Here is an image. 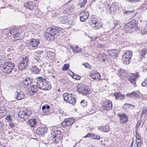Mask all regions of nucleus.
Masks as SVG:
<instances>
[{
	"label": "nucleus",
	"mask_w": 147,
	"mask_h": 147,
	"mask_svg": "<svg viewBox=\"0 0 147 147\" xmlns=\"http://www.w3.org/2000/svg\"><path fill=\"white\" fill-rule=\"evenodd\" d=\"M61 32V30L57 27H48L45 31L44 37L47 40L52 41L55 37L57 38L60 35Z\"/></svg>",
	"instance_id": "obj_1"
},
{
	"label": "nucleus",
	"mask_w": 147,
	"mask_h": 147,
	"mask_svg": "<svg viewBox=\"0 0 147 147\" xmlns=\"http://www.w3.org/2000/svg\"><path fill=\"white\" fill-rule=\"evenodd\" d=\"M38 80H37L36 84L39 88L45 90L50 89L51 86L49 82L40 77H38Z\"/></svg>",
	"instance_id": "obj_2"
},
{
	"label": "nucleus",
	"mask_w": 147,
	"mask_h": 147,
	"mask_svg": "<svg viewBox=\"0 0 147 147\" xmlns=\"http://www.w3.org/2000/svg\"><path fill=\"white\" fill-rule=\"evenodd\" d=\"M124 28L125 29L126 28V31L130 33L137 30V28L136 21L132 20L127 23L124 26Z\"/></svg>",
	"instance_id": "obj_3"
},
{
	"label": "nucleus",
	"mask_w": 147,
	"mask_h": 147,
	"mask_svg": "<svg viewBox=\"0 0 147 147\" xmlns=\"http://www.w3.org/2000/svg\"><path fill=\"white\" fill-rule=\"evenodd\" d=\"M63 98L65 101L68 102L71 104L74 105L76 100L74 95L70 94L67 93H65L63 95Z\"/></svg>",
	"instance_id": "obj_4"
},
{
	"label": "nucleus",
	"mask_w": 147,
	"mask_h": 147,
	"mask_svg": "<svg viewBox=\"0 0 147 147\" xmlns=\"http://www.w3.org/2000/svg\"><path fill=\"white\" fill-rule=\"evenodd\" d=\"M14 67V64L12 62L7 61L5 62L3 67V71L7 74H9L11 72Z\"/></svg>",
	"instance_id": "obj_5"
},
{
	"label": "nucleus",
	"mask_w": 147,
	"mask_h": 147,
	"mask_svg": "<svg viewBox=\"0 0 147 147\" xmlns=\"http://www.w3.org/2000/svg\"><path fill=\"white\" fill-rule=\"evenodd\" d=\"M62 133L59 130H55L52 137L54 142L58 143L62 138Z\"/></svg>",
	"instance_id": "obj_6"
},
{
	"label": "nucleus",
	"mask_w": 147,
	"mask_h": 147,
	"mask_svg": "<svg viewBox=\"0 0 147 147\" xmlns=\"http://www.w3.org/2000/svg\"><path fill=\"white\" fill-rule=\"evenodd\" d=\"M28 61L29 59L28 57L26 56L23 57L21 62L18 64V69L22 70L26 68L28 65Z\"/></svg>",
	"instance_id": "obj_7"
},
{
	"label": "nucleus",
	"mask_w": 147,
	"mask_h": 147,
	"mask_svg": "<svg viewBox=\"0 0 147 147\" xmlns=\"http://www.w3.org/2000/svg\"><path fill=\"white\" fill-rule=\"evenodd\" d=\"M38 88H39V87L37 85H33L30 86L28 88L27 93L28 95H30L35 94L37 92Z\"/></svg>",
	"instance_id": "obj_8"
},
{
	"label": "nucleus",
	"mask_w": 147,
	"mask_h": 147,
	"mask_svg": "<svg viewBox=\"0 0 147 147\" xmlns=\"http://www.w3.org/2000/svg\"><path fill=\"white\" fill-rule=\"evenodd\" d=\"M89 75L93 79L97 80H101L100 73L95 70H92Z\"/></svg>",
	"instance_id": "obj_9"
},
{
	"label": "nucleus",
	"mask_w": 147,
	"mask_h": 147,
	"mask_svg": "<svg viewBox=\"0 0 147 147\" xmlns=\"http://www.w3.org/2000/svg\"><path fill=\"white\" fill-rule=\"evenodd\" d=\"M139 77V73L138 72L135 74H131L129 75L128 80L132 84L135 85L136 79Z\"/></svg>",
	"instance_id": "obj_10"
},
{
	"label": "nucleus",
	"mask_w": 147,
	"mask_h": 147,
	"mask_svg": "<svg viewBox=\"0 0 147 147\" xmlns=\"http://www.w3.org/2000/svg\"><path fill=\"white\" fill-rule=\"evenodd\" d=\"M31 113V111L30 110H26L20 112L19 113V116L21 118L26 119L30 117Z\"/></svg>",
	"instance_id": "obj_11"
},
{
	"label": "nucleus",
	"mask_w": 147,
	"mask_h": 147,
	"mask_svg": "<svg viewBox=\"0 0 147 147\" xmlns=\"http://www.w3.org/2000/svg\"><path fill=\"white\" fill-rule=\"evenodd\" d=\"M102 108L107 111H109L112 108V102L109 100H106L103 102L102 104Z\"/></svg>",
	"instance_id": "obj_12"
},
{
	"label": "nucleus",
	"mask_w": 147,
	"mask_h": 147,
	"mask_svg": "<svg viewBox=\"0 0 147 147\" xmlns=\"http://www.w3.org/2000/svg\"><path fill=\"white\" fill-rule=\"evenodd\" d=\"M32 82L31 79L30 78H27L21 81L20 83V86L23 87H27L30 85Z\"/></svg>",
	"instance_id": "obj_13"
},
{
	"label": "nucleus",
	"mask_w": 147,
	"mask_h": 147,
	"mask_svg": "<svg viewBox=\"0 0 147 147\" xmlns=\"http://www.w3.org/2000/svg\"><path fill=\"white\" fill-rule=\"evenodd\" d=\"M47 131L46 128L43 126H40L37 128L36 132L38 135H42L46 133Z\"/></svg>",
	"instance_id": "obj_14"
},
{
	"label": "nucleus",
	"mask_w": 147,
	"mask_h": 147,
	"mask_svg": "<svg viewBox=\"0 0 147 147\" xmlns=\"http://www.w3.org/2000/svg\"><path fill=\"white\" fill-rule=\"evenodd\" d=\"M74 120L72 119H65L61 125L63 127L71 125L73 123Z\"/></svg>",
	"instance_id": "obj_15"
},
{
	"label": "nucleus",
	"mask_w": 147,
	"mask_h": 147,
	"mask_svg": "<svg viewBox=\"0 0 147 147\" xmlns=\"http://www.w3.org/2000/svg\"><path fill=\"white\" fill-rule=\"evenodd\" d=\"M80 20L83 22L88 18L89 14L88 11H84L80 14Z\"/></svg>",
	"instance_id": "obj_16"
},
{
	"label": "nucleus",
	"mask_w": 147,
	"mask_h": 147,
	"mask_svg": "<svg viewBox=\"0 0 147 147\" xmlns=\"http://www.w3.org/2000/svg\"><path fill=\"white\" fill-rule=\"evenodd\" d=\"M108 54L109 55L111 56L113 58H115L118 55L116 49L109 50L108 51Z\"/></svg>",
	"instance_id": "obj_17"
},
{
	"label": "nucleus",
	"mask_w": 147,
	"mask_h": 147,
	"mask_svg": "<svg viewBox=\"0 0 147 147\" xmlns=\"http://www.w3.org/2000/svg\"><path fill=\"white\" fill-rule=\"evenodd\" d=\"M24 94L23 92L20 90H17L15 94V96L16 97V98L18 100H21L24 97Z\"/></svg>",
	"instance_id": "obj_18"
},
{
	"label": "nucleus",
	"mask_w": 147,
	"mask_h": 147,
	"mask_svg": "<svg viewBox=\"0 0 147 147\" xmlns=\"http://www.w3.org/2000/svg\"><path fill=\"white\" fill-rule=\"evenodd\" d=\"M29 43L30 46L35 47L39 44V40L38 39L32 38L30 40Z\"/></svg>",
	"instance_id": "obj_19"
},
{
	"label": "nucleus",
	"mask_w": 147,
	"mask_h": 147,
	"mask_svg": "<svg viewBox=\"0 0 147 147\" xmlns=\"http://www.w3.org/2000/svg\"><path fill=\"white\" fill-rule=\"evenodd\" d=\"M7 112L6 108L3 106L0 107V118L5 117L7 114Z\"/></svg>",
	"instance_id": "obj_20"
},
{
	"label": "nucleus",
	"mask_w": 147,
	"mask_h": 147,
	"mask_svg": "<svg viewBox=\"0 0 147 147\" xmlns=\"http://www.w3.org/2000/svg\"><path fill=\"white\" fill-rule=\"evenodd\" d=\"M98 129L99 130L103 132H108L110 130L109 126L108 125L98 127Z\"/></svg>",
	"instance_id": "obj_21"
},
{
	"label": "nucleus",
	"mask_w": 147,
	"mask_h": 147,
	"mask_svg": "<svg viewBox=\"0 0 147 147\" xmlns=\"http://www.w3.org/2000/svg\"><path fill=\"white\" fill-rule=\"evenodd\" d=\"M115 98L117 100H123L125 96L124 95L122 94L121 93L119 92H115L114 94Z\"/></svg>",
	"instance_id": "obj_22"
},
{
	"label": "nucleus",
	"mask_w": 147,
	"mask_h": 147,
	"mask_svg": "<svg viewBox=\"0 0 147 147\" xmlns=\"http://www.w3.org/2000/svg\"><path fill=\"white\" fill-rule=\"evenodd\" d=\"M119 115L120 117V122L124 123L127 122L128 118L125 115L123 114Z\"/></svg>",
	"instance_id": "obj_23"
},
{
	"label": "nucleus",
	"mask_w": 147,
	"mask_h": 147,
	"mask_svg": "<svg viewBox=\"0 0 147 147\" xmlns=\"http://www.w3.org/2000/svg\"><path fill=\"white\" fill-rule=\"evenodd\" d=\"M132 55V52L129 50H126L122 55V57L130 59Z\"/></svg>",
	"instance_id": "obj_24"
},
{
	"label": "nucleus",
	"mask_w": 147,
	"mask_h": 147,
	"mask_svg": "<svg viewBox=\"0 0 147 147\" xmlns=\"http://www.w3.org/2000/svg\"><path fill=\"white\" fill-rule=\"evenodd\" d=\"M71 49H72L74 53H78L82 51V49L79 48L78 46H76L75 47L70 46Z\"/></svg>",
	"instance_id": "obj_25"
},
{
	"label": "nucleus",
	"mask_w": 147,
	"mask_h": 147,
	"mask_svg": "<svg viewBox=\"0 0 147 147\" xmlns=\"http://www.w3.org/2000/svg\"><path fill=\"white\" fill-rule=\"evenodd\" d=\"M90 137L91 138L94 139H99L100 138V136L96 135L94 134H92L91 133H89L87 134L85 137V138Z\"/></svg>",
	"instance_id": "obj_26"
},
{
	"label": "nucleus",
	"mask_w": 147,
	"mask_h": 147,
	"mask_svg": "<svg viewBox=\"0 0 147 147\" xmlns=\"http://www.w3.org/2000/svg\"><path fill=\"white\" fill-rule=\"evenodd\" d=\"M126 95L127 96H130V97H133L135 99H136L140 97L139 95L135 91L133 92L132 93H131L127 94Z\"/></svg>",
	"instance_id": "obj_27"
},
{
	"label": "nucleus",
	"mask_w": 147,
	"mask_h": 147,
	"mask_svg": "<svg viewBox=\"0 0 147 147\" xmlns=\"http://www.w3.org/2000/svg\"><path fill=\"white\" fill-rule=\"evenodd\" d=\"M119 6L117 2L114 3H112L111 7L112 9V10L114 12L116 11L117 10H118L119 9Z\"/></svg>",
	"instance_id": "obj_28"
},
{
	"label": "nucleus",
	"mask_w": 147,
	"mask_h": 147,
	"mask_svg": "<svg viewBox=\"0 0 147 147\" xmlns=\"http://www.w3.org/2000/svg\"><path fill=\"white\" fill-rule=\"evenodd\" d=\"M24 6L26 8H28L30 10H32L34 8L33 5L31 2H26L24 3Z\"/></svg>",
	"instance_id": "obj_29"
},
{
	"label": "nucleus",
	"mask_w": 147,
	"mask_h": 147,
	"mask_svg": "<svg viewBox=\"0 0 147 147\" xmlns=\"http://www.w3.org/2000/svg\"><path fill=\"white\" fill-rule=\"evenodd\" d=\"M37 121L35 119H31L28 121V125L31 127H34L36 125Z\"/></svg>",
	"instance_id": "obj_30"
},
{
	"label": "nucleus",
	"mask_w": 147,
	"mask_h": 147,
	"mask_svg": "<svg viewBox=\"0 0 147 147\" xmlns=\"http://www.w3.org/2000/svg\"><path fill=\"white\" fill-rule=\"evenodd\" d=\"M85 85L82 84H80L78 85L77 87V89L78 91L80 93L81 92H84L83 90V89L84 86ZM85 93V92H84Z\"/></svg>",
	"instance_id": "obj_31"
},
{
	"label": "nucleus",
	"mask_w": 147,
	"mask_h": 147,
	"mask_svg": "<svg viewBox=\"0 0 147 147\" xmlns=\"http://www.w3.org/2000/svg\"><path fill=\"white\" fill-rule=\"evenodd\" d=\"M31 70L33 73L35 74H38L39 71V69L36 66H35L32 67Z\"/></svg>",
	"instance_id": "obj_32"
},
{
	"label": "nucleus",
	"mask_w": 147,
	"mask_h": 147,
	"mask_svg": "<svg viewBox=\"0 0 147 147\" xmlns=\"http://www.w3.org/2000/svg\"><path fill=\"white\" fill-rule=\"evenodd\" d=\"M118 72L117 73L118 75L122 77H124L126 75V72L124 70L122 69H119L118 70Z\"/></svg>",
	"instance_id": "obj_33"
},
{
	"label": "nucleus",
	"mask_w": 147,
	"mask_h": 147,
	"mask_svg": "<svg viewBox=\"0 0 147 147\" xmlns=\"http://www.w3.org/2000/svg\"><path fill=\"white\" fill-rule=\"evenodd\" d=\"M83 90L84 92H85V93L84 92H81L80 93L83 94H89L90 91V89L88 88L85 85L84 86L83 89Z\"/></svg>",
	"instance_id": "obj_34"
},
{
	"label": "nucleus",
	"mask_w": 147,
	"mask_h": 147,
	"mask_svg": "<svg viewBox=\"0 0 147 147\" xmlns=\"http://www.w3.org/2000/svg\"><path fill=\"white\" fill-rule=\"evenodd\" d=\"M97 59L98 60L102 62L105 60V58L104 57L103 55L101 54L98 55Z\"/></svg>",
	"instance_id": "obj_35"
},
{
	"label": "nucleus",
	"mask_w": 147,
	"mask_h": 147,
	"mask_svg": "<svg viewBox=\"0 0 147 147\" xmlns=\"http://www.w3.org/2000/svg\"><path fill=\"white\" fill-rule=\"evenodd\" d=\"M47 53L48 57L49 58H50L51 59L53 58L55 56V54L52 51H47Z\"/></svg>",
	"instance_id": "obj_36"
},
{
	"label": "nucleus",
	"mask_w": 147,
	"mask_h": 147,
	"mask_svg": "<svg viewBox=\"0 0 147 147\" xmlns=\"http://www.w3.org/2000/svg\"><path fill=\"white\" fill-rule=\"evenodd\" d=\"M3 32L6 35L11 36V29L10 30L7 29H5L3 30Z\"/></svg>",
	"instance_id": "obj_37"
},
{
	"label": "nucleus",
	"mask_w": 147,
	"mask_h": 147,
	"mask_svg": "<svg viewBox=\"0 0 147 147\" xmlns=\"http://www.w3.org/2000/svg\"><path fill=\"white\" fill-rule=\"evenodd\" d=\"M18 29L17 28H14L11 29V36H13L17 33H18Z\"/></svg>",
	"instance_id": "obj_38"
},
{
	"label": "nucleus",
	"mask_w": 147,
	"mask_h": 147,
	"mask_svg": "<svg viewBox=\"0 0 147 147\" xmlns=\"http://www.w3.org/2000/svg\"><path fill=\"white\" fill-rule=\"evenodd\" d=\"M130 59H129L128 58H123L122 57V60L123 61V63L125 65H128L129 63Z\"/></svg>",
	"instance_id": "obj_39"
},
{
	"label": "nucleus",
	"mask_w": 147,
	"mask_h": 147,
	"mask_svg": "<svg viewBox=\"0 0 147 147\" xmlns=\"http://www.w3.org/2000/svg\"><path fill=\"white\" fill-rule=\"evenodd\" d=\"M105 7L106 8L107 12L109 13H111L112 9H111L112 7L110 6V5L109 4H107L106 5Z\"/></svg>",
	"instance_id": "obj_40"
},
{
	"label": "nucleus",
	"mask_w": 147,
	"mask_h": 147,
	"mask_svg": "<svg viewBox=\"0 0 147 147\" xmlns=\"http://www.w3.org/2000/svg\"><path fill=\"white\" fill-rule=\"evenodd\" d=\"M69 67V65L68 63L65 64L63 66L62 69L63 71L67 70Z\"/></svg>",
	"instance_id": "obj_41"
},
{
	"label": "nucleus",
	"mask_w": 147,
	"mask_h": 147,
	"mask_svg": "<svg viewBox=\"0 0 147 147\" xmlns=\"http://www.w3.org/2000/svg\"><path fill=\"white\" fill-rule=\"evenodd\" d=\"M87 0H80L79 4L80 7H83L87 3Z\"/></svg>",
	"instance_id": "obj_42"
},
{
	"label": "nucleus",
	"mask_w": 147,
	"mask_h": 147,
	"mask_svg": "<svg viewBox=\"0 0 147 147\" xmlns=\"http://www.w3.org/2000/svg\"><path fill=\"white\" fill-rule=\"evenodd\" d=\"M60 20L61 22L63 23H66L68 21L67 18L65 16L61 17Z\"/></svg>",
	"instance_id": "obj_43"
},
{
	"label": "nucleus",
	"mask_w": 147,
	"mask_h": 147,
	"mask_svg": "<svg viewBox=\"0 0 147 147\" xmlns=\"http://www.w3.org/2000/svg\"><path fill=\"white\" fill-rule=\"evenodd\" d=\"M146 54H147V49H142L140 52V54L142 57L144 56Z\"/></svg>",
	"instance_id": "obj_44"
},
{
	"label": "nucleus",
	"mask_w": 147,
	"mask_h": 147,
	"mask_svg": "<svg viewBox=\"0 0 147 147\" xmlns=\"http://www.w3.org/2000/svg\"><path fill=\"white\" fill-rule=\"evenodd\" d=\"M71 72L72 74V77L73 78L76 80H79L80 78V77L79 76L77 75L71 71Z\"/></svg>",
	"instance_id": "obj_45"
},
{
	"label": "nucleus",
	"mask_w": 147,
	"mask_h": 147,
	"mask_svg": "<svg viewBox=\"0 0 147 147\" xmlns=\"http://www.w3.org/2000/svg\"><path fill=\"white\" fill-rule=\"evenodd\" d=\"M75 8V7L74 6V5H71L70 6H69L68 7L67 9L68 11H69L70 12H72L74 10Z\"/></svg>",
	"instance_id": "obj_46"
},
{
	"label": "nucleus",
	"mask_w": 147,
	"mask_h": 147,
	"mask_svg": "<svg viewBox=\"0 0 147 147\" xmlns=\"http://www.w3.org/2000/svg\"><path fill=\"white\" fill-rule=\"evenodd\" d=\"M101 25L100 23L98 22L95 24L94 25V28L95 29H98L101 27Z\"/></svg>",
	"instance_id": "obj_47"
},
{
	"label": "nucleus",
	"mask_w": 147,
	"mask_h": 147,
	"mask_svg": "<svg viewBox=\"0 0 147 147\" xmlns=\"http://www.w3.org/2000/svg\"><path fill=\"white\" fill-rule=\"evenodd\" d=\"M81 105L83 107H85L87 105V103L86 101L85 100H83L80 102Z\"/></svg>",
	"instance_id": "obj_48"
},
{
	"label": "nucleus",
	"mask_w": 147,
	"mask_h": 147,
	"mask_svg": "<svg viewBox=\"0 0 147 147\" xmlns=\"http://www.w3.org/2000/svg\"><path fill=\"white\" fill-rule=\"evenodd\" d=\"M136 140H138V141H141V137L140 136L139 133L137 132H136Z\"/></svg>",
	"instance_id": "obj_49"
},
{
	"label": "nucleus",
	"mask_w": 147,
	"mask_h": 147,
	"mask_svg": "<svg viewBox=\"0 0 147 147\" xmlns=\"http://www.w3.org/2000/svg\"><path fill=\"white\" fill-rule=\"evenodd\" d=\"M5 119L8 122L12 121V117L10 115H7Z\"/></svg>",
	"instance_id": "obj_50"
},
{
	"label": "nucleus",
	"mask_w": 147,
	"mask_h": 147,
	"mask_svg": "<svg viewBox=\"0 0 147 147\" xmlns=\"http://www.w3.org/2000/svg\"><path fill=\"white\" fill-rule=\"evenodd\" d=\"M142 114L147 115V107L143 109L142 112Z\"/></svg>",
	"instance_id": "obj_51"
},
{
	"label": "nucleus",
	"mask_w": 147,
	"mask_h": 147,
	"mask_svg": "<svg viewBox=\"0 0 147 147\" xmlns=\"http://www.w3.org/2000/svg\"><path fill=\"white\" fill-rule=\"evenodd\" d=\"M40 56L39 55L38 56L35 55L34 59L36 60L38 62H40Z\"/></svg>",
	"instance_id": "obj_52"
},
{
	"label": "nucleus",
	"mask_w": 147,
	"mask_h": 147,
	"mask_svg": "<svg viewBox=\"0 0 147 147\" xmlns=\"http://www.w3.org/2000/svg\"><path fill=\"white\" fill-rule=\"evenodd\" d=\"M129 104L125 103L123 107V108L126 109H128L129 108H130Z\"/></svg>",
	"instance_id": "obj_53"
},
{
	"label": "nucleus",
	"mask_w": 147,
	"mask_h": 147,
	"mask_svg": "<svg viewBox=\"0 0 147 147\" xmlns=\"http://www.w3.org/2000/svg\"><path fill=\"white\" fill-rule=\"evenodd\" d=\"M51 113L48 110H47L46 109V111H45V112H43V113H42V115H48L49 114Z\"/></svg>",
	"instance_id": "obj_54"
},
{
	"label": "nucleus",
	"mask_w": 147,
	"mask_h": 147,
	"mask_svg": "<svg viewBox=\"0 0 147 147\" xmlns=\"http://www.w3.org/2000/svg\"><path fill=\"white\" fill-rule=\"evenodd\" d=\"M142 85L143 86H147V78L144 81L142 82Z\"/></svg>",
	"instance_id": "obj_55"
},
{
	"label": "nucleus",
	"mask_w": 147,
	"mask_h": 147,
	"mask_svg": "<svg viewBox=\"0 0 147 147\" xmlns=\"http://www.w3.org/2000/svg\"><path fill=\"white\" fill-rule=\"evenodd\" d=\"M82 65H84L85 67L86 68H90L91 67V66L87 63H83Z\"/></svg>",
	"instance_id": "obj_56"
},
{
	"label": "nucleus",
	"mask_w": 147,
	"mask_h": 147,
	"mask_svg": "<svg viewBox=\"0 0 147 147\" xmlns=\"http://www.w3.org/2000/svg\"><path fill=\"white\" fill-rule=\"evenodd\" d=\"M133 13V11H126L125 12H123V13L124 14H126L127 15H129L131 13Z\"/></svg>",
	"instance_id": "obj_57"
},
{
	"label": "nucleus",
	"mask_w": 147,
	"mask_h": 147,
	"mask_svg": "<svg viewBox=\"0 0 147 147\" xmlns=\"http://www.w3.org/2000/svg\"><path fill=\"white\" fill-rule=\"evenodd\" d=\"M9 125L11 127H14V125L13 123V122L12 121L9 122Z\"/></svg>",
	"instance_id": "obj_58"
},
{
	"label": "nucleus",
	"mask_w": 147,
	"mask_h": 147,
	"mask_svg": "<svg viewBox=\"0 0 147 147\" xmlns=\"http://www.w3.org/2000/svg\"><path fill=\"white\" fill-rule=\"evenodd\" d=\"M141 123V122L140 121H139L137 122L136 126L137 129L140 126Z\"/></svg>",
	"instance_id": "obj_59"
},
{
	"label": "nucleus",
	"mask_w": 147,
	"mask_h": 147,
	"mask_svg": "<svg viewBox=\"0 0 147 147\" xmlns=\"http://www.w3.org/2000/svg\"><path fill=\"white\" fill-rule=\"evenodd\" d=\"M92 23L94 25L95 24L98 22L95 19H93L92 20Z\"/></svg>",
	"instance_id": "obj_60"
},
{
	"label": "nucleus",
	"mask_w": 147,
	"mask_h": 147,
	"mask_svg": "<svg viewBox=\"0 0 147 147\" xmlns=\"http://www.w3.org/2000/svg\"><path fill=\"white\" fill-rule=\"evenodd\" d=\"M42 111L43 112L46 111V106L43 105L42 107Z\"/></svg>",
	"instance_id": "obj_61"
},
{
	"label": "nucleus",
	"mask_w": 147,
	"mask_h": 147,
	"mask_svg": "<svg viewBox=\"0 0 147 147\" xmlns=\"http://www.w3.org/2000/svg\"><path fill=\"white\" fill-rule=\"evenodd\" d=\"M130 2L133 3H135L138 2L140 0H128Z\"/></svg>",
	"instance_id": "obj_62"
},
{
	"label": "nucleus",
	"mask_w": 147,
	"mask_h": 147,
	"mask_svg": "<svg viewBox=\"0 0 147 147\" xmlns=\"http://www.w3.org/2000/svg\"><path fill=\"white\" fill-rule=\"evenodd\" d=\"M19 35V34L18 33H17L16 34H15L13 36V37H16L17 38H16V39H19V38H18V36Z\"/></svg>",
	"instance_id": "obj_63"
},
{
	"label": "nucleus",
	"mask_w": 147,
	"mask_h": 147,
	"mask_svg": "<svg viewBox=\"0 0 147 147\" xmlns=\"http://www.w3.org/2000/svg\"><path fill=\"white\" fill-rule=\"evenodd\" d=\"M119 21L117 20L115 21L114 22V24L115 27L119 23Z\"/></svg>",
	"instance_id": "obj_64"
}]
</instances>
